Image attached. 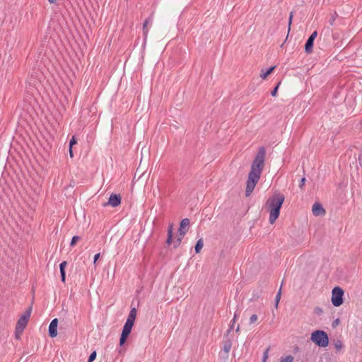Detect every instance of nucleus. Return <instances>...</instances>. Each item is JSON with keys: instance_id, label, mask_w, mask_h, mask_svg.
<instances>
[{"instance_id": "1", "label": "nucleus", "mask_w": 362, "mask_h": 362, "mask_svg": "<svg viewBox=\"0 0 362 362\" xmlns=\"http://www.w3.org/2000/svg\"><path fill=\"white\" fill-rule=\"evenodd\" d=\"M266 150L264 146L259 148L252 163L251 170L246 183L245 196L249 197L258 182L264 166Z\"/></svg>"}, {"instance_id": "2", "label": "nucleus", "mask_w": 362, "mask_h": 362, "mask_svg": "<svg viewBox=\"0 0 362 362\" xmlns=\"http://www.w3.org/2000/svg\"><path fill=\"white\" fill-rule=\"evenodd\" d=\"M285 197L281 193H275L272 197L269 198L265 204L269 212V221L273 224L279 216L280 209L284 202Z\"/></svg>"}, {"instance_id": "3", "label": "nucleus", "mask_w": 362, "mask_h": 362, "mask_svg": "<svg viewBox=\"0 0 362 362\" xmlns=\"http://www.w3.org/2000/svg\"><path fill=\"white\" fill-rule=\"evenodd\" d=\"M310 340L319 347H327L329 344L327 334L323 330H315L311 334Z\"/></svg>"}, {"instance_id": "4", "label": "nucleus", "mask_w": 362, "mask_h": 362, "mask_svg": "<svg viewBox=\"0 0 362 362\" xmlns=\"http://www.w3.org/2000/svg\"><path fill=\"white\" fill-rule=\"evenodd\" d=\"M32 312V307H29L24 313L21 316V317L18 319L16 327V338H19L18 334H21L24 329L25 328L28 320L30 317Z\"/></svg>"}, {"instance_id": "5", "label": "nucleus", "mask_w": 362, "mask_h": 362, "mask_svg": "<svg viewBox=\"0 0 362 362\" xmlns=\"http://www.w3.org/2000/svg\"><path fill=\"white\" fill-rule=\"evenodd\" d=\"M344 291L341 288L336 286L332 291V303L334 306L339 307L343 303Z\"/></svg>"}, {"instance_id": "6", "label": "nucleus", "mask_w": 362, "mask_h": 362, "mask_svg": "<svg viewBox=\"0 0 362 362\" xmlns=\"http://www.w3.org/2000/svg\"><path fill=\"white\" fill-rule=\"evenodd\" d=\"M134 325L130 324L129 322H125L122 332L121 334V337L119 339V345L122 346L127 341V337H129V334L131 333V331Z\"/></svg>"}, {"instance_id": "7", "label": "nucleus", "mask_w": 362, "mask_h": 362, "mask_svg": "<svg viewBox=\"0 0 362 362\" xmlns=\"http://www.w3.org/2000/svg\"><path fill=\"white\" fill-rule=\"evenodd\" d=\"M317 35V32L314 31L307 40L305 45V52L307 54H310L313 52L314 40Z\"/></svg>"}, {"instance_id": "8", "label": "nucleus", "mask_w": 362, "mask_h": 362, "mask_svg": "<svg viewBox=\"0 0 362 362\" xmlns=\"http://www.w3.org/2000/svg\"><path fill=\"white\" fill-rule=\"evenodd\" d=\"M121 204L120 194H111L108 202L103 204V206L110 205L113 207L117 206Z\"/></svg>"}, {"instance_id": "9", "label": "nucleus", "mask_w": 362, "mask_h": 362, "mask_svg": "<svg viewBox=\"0 0 362 362\" xmlns=\"http://www.w3.org/2000/svg\"><path fill=\"white\" fill-rule=\"evenodd\" d=\"M189 224H190V221L189 218H185L182 219L180 222V228L178 229V233L181 235H185L187 233V231L189 228Z\"/></svg>"}, {"instance_id": "10", "label": "nucleus", "mask_w": 362, "mask_h": 362, "mask_svg": "<svg viewBox=\"0 0 362 362\" xmlns=\"http://www.w3.org/2000/svg\"><path fill=\"white\" fill-rule=\"evenodd\" d=\"M57 326L58 320L57 318L53 319L49 325V335L50 337L54 338L57 335Z\"/></svg>"}, {"instance_id": "11", "label": "nucleus", "mask_w": 362, "mask_h": 362, "mask_svg": "<svg viewBox=\"0 0 362 362\" xmlns=\"http://www.w3.org/2000/svg\"><path fill=\"white\" fill-rule=\"evenodd\" d=\"M312 211L314 216H323L325 214L326 211L322 207V204L319 202H315L312 207Z\"/></svg>"}, {"instance_id": "12", "label": "nucleus", "mask_w": 362, "mask_h": 362, "mask_svg": "<svg viewBox=\"0 0 362 362\" xmlns=\"http://www.w3.org/2000/svg\"><path fill=\"white\" fill-rule=\"evenodd\" d=\"M232 343L231 341L228 339L223 341V351L225 352L226 356L223 357L227 359L228 358V353L231 349Z\"/></svg>"}, {"instance_id": "13", "label": "nucleus", "mask_w": 362, "mask_h": 362, "mask_svg": "<svg viewBox=\"0 0 362 362\" xmlns=\"http://www.w3.org/2000/svg\"><path fill=\"white\" fill-rule=\"evenodd\" d=\"M136 315V310L135 308L131 309L126 322L134 325Z\"/></svg>"}, {"instance_id": "14", "label": "nucleus", "mask_w": 362, "mask_h": 362, "mask_svg": "<svg viewBox=\"0 0 362 362\" xmlns=\"http://www.w3.org/2000/svg\"><path fill=\"white\" fill-rule=\"evenodd\" d=\"M152 16L153 15H151L148 18L146 19L143 23V34L145 40L146 39L148 33L147 25L148 23L152 22Z\"/></svg>"}, {"instance_id": "15", "label": "nucleus", "mask_w": 362, "mask_h": 362, "mask_svg": "<svg viewBox=\"0 0 362 362\" xmlns=\"http://www.w3.org/2000/svg\"><path fill=\"white\" fill-rule=\"evenodd\" d=\"M276 66H271L269 68L267 71L264 72L263 70L261 71L260 77L263 79H265L272 71L275 69Z\"/></svg>"}, {"instance_id": "16", "label": "nucleus", "mask_w": 362, "mask_h": 362, "mask_svg": "<svg viewBox=\"0 0 362 362\" xmlns=\"http://www.w3.org/2000/svg\"><path fill=\"white\" fill-rule=\"evenodd\" d=\"M203 245H204L203 240L202 238L198 240L195 245V247H194L195 252L197 254L200 252L202 248L203 247Z\"/></svg>"}, {"instance_id": "17", "label": "nucleus", "mask_w": 362, "mask_h": 362, "mask_svg": "<svg viewBox=\"0 0 362 362\" xmlns=\"http://www.w3.org/2000/svg\"><path fill=\"white\" fill-rule=\"evenodd\" d=\"M185 235H181L179 233L177 235V238L176 240L174 241V243H173V247L174 248H177V247L180 246L181 242H182V240L183 238Z\"/></svg>"}, {"instance_id": "18", "label": "nucleus", "mask_w": 362, "mask_h": 362, "mask_svg": "<svg viewBox=\"0 0 362 362\" xmlns=\"http://www.w3.org/2000/svg\"><path fill=\"white\" fill-rule=\"evenodd\" d=\"M281 288H280V289L279 290L276 296V298H275V303H274V306L276 308H278V305H279V300L281 299Z\"/></svg>"}, {"instance_id": "19", "label": "nucleus", "mask_w": 362, "mask_h": 362, "mask_svg": "<svg viewBox=\"0 0 362 362\" xmlns=\"http://www.w3.org/2000/svg\"><path fill=\"white\" fill-rule=\"evenodd\" d=\"M337 16H338V15H337V12H334V13H332L331 15V17H330L329 21V24L331 25H334V21H335V20H336Z\"/></svg>"}, {"instance_id": "20", "label": "nucleus", "mask_w": 362, "mask_h": 362, "mask_svg": "<svg viewBox=\"0 0 362 362\" xmlns=\"http://www.w3.org/2000/svg\"><path fill=\"white\" fill-rule=\"evenodd\" d=\"M293 357L291 355H288L284 358H281L280 362H293Z\"/></svg>"}, {"instance_id": "21", "label": "nucleus", "mask_w": 362, "mask_h": 362, "mask_svg": "<svg viewBox=\"0 0 362 362\" xmlns=\"http://www.w3.org/2000/svg\"><path fill=\"white\" fill-rule=\"evenodd\" d=\"M80 239H81V238H80L79 236H78V235H74V236L72 238V239H71V243H70V245H71V247L74 246V245H75V244L76 243V242H77L78 240H79Z\"/></svg>"}, {"instance_id": "22", "label": "nucleus", "mask_w": 362, "mask_h": 362, "mask_svg": "<svg viewBox=\"0 0 362 362\" xmlns=\"http://www.w3.org/2000/svg\"><path fill=\"white\" fill-rule=\"evenodd\" d=\"M269 347H268L264 352L263 354V356H262V362H266L267 358H268V355H269Z\"/></svg>"}, {"instance_id": "23", "label": "nucleus", "mask_w": 362, "mask_h": 362, "mask_svg": "<svg viewBox=\"0 0 362 362\" xmlns=\"http://www.w3.org/2000/svg\"><path fill=\"white\" fill-rule=\"evenodd\" d=\"M96 358V351H93L88 357V362H93Z\"/></svg>"}, {"instance_id": "24", "label": "nucleus", "mask_w": 362, "mask_h": 362, "mask_svg": "<svg viewBox=\"0 0 362 362\" xmlns=\"http://www.w3.org/2000/svg\"><path fill=\"white\" fill-rule=\"evenodd\" d=\"M77 143V140L74 136H72L69 141V148H73V146Z\"/></svg>"}, {"instance_id": "25", "label": "nucleus", "mask_w": 362, "mask_h": 362, "mask_svg": "<svg viewBox=\"0 0 362 362\" xmlns=\"http://www.w3.org/2000/svg\"><path fill=\"white\" fill-rule=\"evenodd\" d=\"M280 85V83H279L273 89V90L271 92V95L273 96V97H275L276 95V93H277V90H278V88H279V86Z\"/></svg>"}, {"instance_id": "26", "label": "nucleus", "mask_w": 362, "mask_h": 362, "mask_svg": "<svg viewBox=\"0 0 362 362\" xmlns=\"http://www.w3.org/2000/svg\"><path fill=\"white\" fill-rule=\"evenodd\" d=\"M257 320V315L254 314L251 315L250 318V323L252 324L255 323Z\"/></svg>"}, {"instance_id": "27", "label": "nucleus", "mask_w": 362, "mask_h": 362, "mask_svg": "<svg viewBox=\"0 0 362 362\" xmlns=\"http://www.w3.org/2000/svg\"><path fill=\"white\" fill-rule=\"evenodd\" d=\"M173 224L170 223L168 228V235H173Z\"/></svg>"}, {"instance_id": "28", "label": "nucleus", "mask_w": 362, "mask_h": 362, "mask_svg": "<svg viewBox=\"0 0 362 362\" xmlns=\"http://www.w3.org/2000/svg\"><path fill=\"white\" fill-rule=\"evenodd\" d=\"M172 242H173V235H168V238L166 240V244L168 245H171Z\"/></svg>"}, {"instance_id": "29", "label": "nucleus", "mask_w": 362, "mask_h": 362, "mask_svg": "<svg viewBox=\"0 0 362 362\" xmlns=\"http://www.w3.org/2000/svg\"><path fill=\"white\" fill-rule=\"evenodd\" d=\"M322 309L319 307L315 308V313H316L317 315H320L322 313Z\"/></svg>"}, {"instance_id": "30", "label": "nucleus", "mask_w": 362, "mask_h": 362, "mask_svg": "<svg viewBox=\"0 0 362 362\" xmlns=\"http://www.w3.org/2000/svg\"><path fill=\"white\" fill-rule=\"evenodd\" d=\"M67 263L66 261H64L62 262L60 264H59V269L60 270H62V269H65V267L66 266Z\"/></svg>"}, {"instance_id": "31", "label": "nucleus", "mask_w": 362, "mask_h": 362, "mask_svg": "<svg viewBox=\"0 0 362 362\" xmlns=\"http://www.w3.org/2000/svg\"><path fill=\"white\" fill-rule=\"evenodd\" d=\"M305 177H303L301 180H300V184H299V187L300 188H303V187L304 186L305 183Z\"/></svg>"}, {"instance_id": "32", "label": "nucleus", "mask_w": 362, "mask_h": 362, "mask_svg": "<svg viewBox=\"0 0 362 362\" xmlns=\"http://www.w3.org/2000/svg\"><path fill=\"white\" fill-rule=\"evenodd\" d=\"M293 16V12H291V13H290L289 21H288V30H290V27H291V22H292Z\"/></svg>"}, {"instance_id": "33", "label": "nucleus", "mask_w": 362, "mask_h": 362, "mask_svg": "<svg viewBox=\"0 0 362 362\" xmlns=\"http://www.w3.org/2000/svg\"><path fill=\"white\" fill-rule=\"evenodd\" d=\"M100 256V253H97V254L95 255L94 259H93V264L96 263V262L99 259Z\"/></svg>"}, {"instance_id": "34", "label": "nucleus", "mask_w": 362, "mask_h": 362, "mask_svg": "<svg viewBox=\"0 0 362 362\" xmlns=\"http://www.w3.org/2000/svg\"><path fill=\"white\" fill-rule=\"evenodd\" d=\"M341 346H342V345H341V343L340 341H339L338 343H337V344H335V346H336V348H337V349H341Z\"/></svg>"}, {"instance_id": "35", "label": "nucleus", "mask_w": 362, "mask_h": 362, "mask_svg": "<svg viewBox=\"0 0 362 362\" xmlns=\"http://www.w3.org/2000/svg\"><path fill=\"white\" fill-rule=\"evenodd\" d=\"M62 281L65 282L66 280V274H61Z\"/></svg>"}, {"instance_id": "36", "label": "nucleus", "mask_w": 362, "mask_h": 362, "mask_svg": "<svg viewBox=\"0 0 362 362\" xmlns=\"http://www.w3.org/2000/svg\"><path fill=\"white\" fill-rule=\"evenodd\" d=\"M237 317H238L237 313H235L234 317H233V320H232V322L235 323V320H236V319H237Z\"/></svg>"}, {"instance_id": "37", "label": "nucleus", "mask_w": 362, "mask_h": 362, "mask_svg": "<svg viewBox=\"0 0 362 362\" xmlns=\"http://www.w3.org/2000/svg\"><path fill=\"white\" fill-rule=\"evenodd\" d=\"M69 154L71 158L74 156L72 148H69Z\"/></svg>"}, {"instance_id": "38", "label": "nucleus", "mask_w": 362, "mask_h": 362, "mask_svg": "<svg viewBox=\"0 0 362 362\" xmlns=\"http://www.w3.org/2000/svg\"><path fill=\"white\" fill-rule=\"evenodd\" d=\"M233 325H234V323L233 322V324L230 326V328L228 329V333H229L233 329Z\"/></svg>"}, {"instance_id": "39", "label": "nucleus", "mask_w": 362, "mask_h": 362, "mask_svg": "<svg viewBox=\"0 0 362 362\" xmlns=\"http://www.w3.org/2000/svg\"><path fill=\"white\" fill-rule=\"evenodd\" d=\"M48 1L50 4H55L57 2V0H48Z\"/></svg>"}, {"instance_id": "40", "label": "nucleus", "mask_w": 362, "mask_h": 362, "mask_svg": "<svg viewBox=\"0 0 362 362\" xmlns=\"http://www.w3.org/2000/svg\"><path fill=\"white\" fill-rule=\"evenodd\" d=\"M339 322V319L335 320L334 322H333V326H334V324H338Z\"/></svg>"}, {"instance_id": "41", "label": "nucleus", "mask_w": 362, "mask_h": 362, "mask_svg": "<svg viewBox=\"0 0 362 362\" xmlns=\"http://www.w3.org/2000/svg\"><path fill=\"white\" fill-rule=\"evenodd\" d=\"M60 274H65V269L60 270Z\"/></svg>"}, {"instance_id": "42", "label": "nucleus", "mask_w": 362, "mask_h": 362, "mask_svg": "<svg viewBox=\"0 0 362 362\" xmlns=\"http://www.w3.org/2000/svg\"><path fill=\"white\" fill-rule=\"evenodd\" d=\"M239 329H240V327L238 325V327L236 328L235 331L238 332L239 331Z\"/></svg>"}]
</instances>
